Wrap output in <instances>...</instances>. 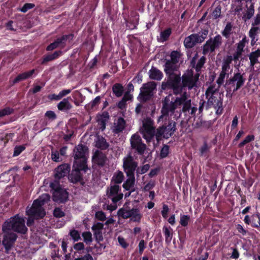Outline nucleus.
I'll use <instances>...</instances> for the list:
<instances>
[{"label": "nucleus", "instance_id": "nucleus-4", "mask_svg": "<svg viewBox=\"0 0 260 260\" xmlns=\"http://www.w3.org/2000/svg\"><path fill=\"white\" fill-rule=\"evenodd\" d=\"M129 203L126 202L122 208H120L117 211V215L119 217L124 219L131 218L133 222H140L143 217V214L138 208H131L128 206Z\"/></svg>", "mask_w": 260, "mask_h": 260}, {"label": "nucleus", "instance_id": "nucleus-64", "mask_svg": "<svg viewBox=\"0 0 260 260\" xmlns=\"http://www.w3.org/2000/svg\"><path fill=\"white\" fill-rule=\"evenodd\" d=\"M104 228V224L101 222H97L94 223L91 227V230L93 232H102Z\"/></svg>", "mask_w": 260, "mask_h": 260}, {"label": "nucleus", "instance_id": "nucleus-13", "mask_svg": "<svg viewBox=\"0 0 260 260\" xmlns=\"http://www.w3.org/2000/svg\"><path fill=\"white\" fill-rule=\"evenodd\" d=\"M131 147L140 155L144 154L147 148L146 145L142 141L141 136L138 134H133L130 139Z\"/></svg>", "mask_w": 260, "mask_h": 260}, {"label": "nucleus", "instance_id": "nucleus-40", "mask_svg": "<svg viewBox=\"0 0 260 260\" xmlns=\"http://www.w3.org/2000/svg\"><path fill=\"white\" fill-rule=\"evenodd\" d=\"M172 33V29L170 27L167 28L161 31L160 33V37L158 39L159 42L164 43L168 41Z\"/></svg>", "mask_w": 260, "mask_h": 260}, {"label": "nucleus", "instance_id": "nucleus-49", "mask_svg": "<svg viewBox=\"0 0 260 260\" xmlns=\"http://www.w3.org/2000/svg\"><path fill=\"white\" fill-rule=\"evenodd\" d=\"M206 61V57L205 56H202L198 60L195 67V70L197 72H200L202 68L204 67Z\"/></svg>", "mask_w": 260, "mask_h": 260}, {"label": "nucleus", "instance_id": "nucleus-54", "mask_svg": "<svg viewBox=\"0 0 260 260\" xmlns=\"http://www.w3.org/2000/svg\"><path fill=\"white\" fill-rule=\"evenodd\" d=\"M149 168L150 166L149 164H146L143 166L141 168L138 167L136 170L137 176L139 177L140 174H143L145 173L149 170Z\"/></svg>", "mask_w": 260, "mask_h": 260}, {"label": "nucleus", "instance_id": "nucleus-14", "mask_svg": "<svg viewBox=\"0 0 260 260\" xmlns=\"http://www.w3.org/2000/svg\"><path fill=\"white\" fill-rule=\"evenodd\" d=\"M181 80L182 92L184 88L187 87L189 90H191L197 87V85L193 80V71L192 69L187 70L182 75Z\"/></svg>", "mask_w": 260, "mask_h": 260}, {"label": "nucleus", "instance_id": "nucleus-22", "mask_svg": "<svg viewBox=\"0 0 260 260\" xmlns=\"http://www.w3.org/2000/svg\"><path fill=\"white\" fill-rule=\"evenodd\" d=\"M61 51H55L52 54L44 55L40 60V63L42 65L46 64L47 62L57 59L61 54Z\"/></svg>", "mask_w": 260, "mask_h": 260}, {"label": "nucleus", "instance_id": "nucleus-9", "mask_svg": "<svg viewBox=\"0 0 260 260\" xmlns=\"http://www.w3.org/2000/svg\"><path fill=\"white\" fill-rule=\"evenodd\" d=\"M222 43V39L221 36L218 34L213 38H210L208 40L203 47V54L206 55L208 53H213L215 50L219 48Z\"/></svg>", "mask_w": 260, "mask_h": 260}, {"label": "nucleus", "instance_id": "nucleus-1", "mask_svg": "<svg viewBox=\"0 0 260 260\" xmlns=\"http://www.w3.org/2000/svg\"><path fill=\"white\" fill-rule=\"evenodd\" d=\"M6 230L24 235L27 233L28 229L25 225L24 218L17 214L4 222L2 225V231L5 232Z\"/></svg>", "mask_w": 260, "mask_h": 260}, {"label": "nucleus", "instance_id": "nucleus-38", "mask_svg": "<svg viewBox=\"0 0 260 260\" xmlns=\"http://www.w3.org/2000/svg\"><path fill=\"white\" fill-rule=\"evenodd\" d=\"M208 28L206 27H204L201 28V31L198 33L194 34L196 36V38H198V40L200 44L205 41L208 35Z\"/></svg>", "mask_w": 260, "mask_h": 260}, {"label": "nucleus", "instance_id": "nucleus-21", "mask_svg": "<svg viewBox=\"0 0 260 260\" xmlns=\"http://www.w3.org/2000/svg\"><path fill=\"white\" fill-rule=\"evenodd\" d=\"M74 38V34H70L68 35H64L61 36L60 37H58L56 38L54 40L58 47H59L61 49L64 48L66 46V42H71Z\"/></svg>", "mask_w": 260, "mask_h": 260}, {"label": "nucleus", "instance_id": "nucleus-24", "mask_svg": "<svg viewBox=\"0 0 260 260\" xmlns=\"http://www.w3.org/2000/svg\"><path fill=\"white\" fill-rule=\"evenodd\" d=\"M110 118L109 114L107 111H104L101 114L97 115V121L101 126V129L103 131L106 128V122Z\"/></svg>", "mask_w": 260, "mask_h": 260}, {"label": "nucleus", "instance_id": "nucleus-61", "mask_svg": "<svg viewBox=\"0 0 260 260\" xmlns=\"http://www.w3.org/2000/svg\"><path fill=\"white\" fill-rule=\"evenodd\" d=\"M93 235L96 242L99 244L100 246H102L103 245L100 243L103 240L102 232H93Z\"/></svg>", "mask_w": 260, "mask_h": 260}, {"label": "nucleus", "instance_id": "nucleus-32", "mask_svg": "<svg viewBox=\"0 0 260 260\" xmlns=\"http://www.w3.org/2000/svg\"><path fill=\"white\" fill-rule=\"evenodd\" d=\"M149 78L151 79L159 81L162 77L163 74L161 71L156 68L152 67L149 71Z\"/></svg>", "mask_w": 260, "mask_h": 260}, {"label": "nucleus", "instance_id": "nucleus-30", "mask_svg": "<svg viewBox=\"0 0 260 260\" xmlns=\"http://www.w3.org/2000/svg\"><path fill=\"white\" fill-rule=\"evenodd\" d=\"M176 69V63L167 60L164 65V71L167 75L174 74V72Z\"/></svg>", "mask_w": 260, "mask_h": 260}, {"label": "nucleus", "instance_id": "nucleus-28", "mask_svg": "<svg viewBox=\"0 0 260 260\" xmlns=\"http://www.w3.org/2000/svg\"><path fill=\"white\" fill-rule=\"evenodd\" d=\"M93 161L97 165L100 167L105 166L106 161V156L102 153H99L97 151L93 156Z\"/></svg>", "mask_w": 260, "mask_h": 260}, {"label": "nucleus", "instance_id": "nucleus-10", "mask_svg": "<svg viewBox=\"0 0 260 260\" xmlns=\"http://www.w3.org/2000/svg\"><path fill=\"white\" fill-rule=\"evenodd\" d=\"M122 168L126 176L135 175L138 162L134 159V157L129 153L123 159Z\"/></svg>", "mask_w": 260, "mask_h": 260}, {"label": "nucleus", "instance_id": "nucleus-48", "mask_svg": "<svg viewBox=\"0 0 260 260\" xmlns=\"http://www.w3.org/2000/svg\"><path fill=\"white\" fill-rule=\"evenodd\" d=\"M228 71L225 70H221L219 76L216 81V83L219 86H221L224 83V79L226 76L227 79L229 78V74H227Z\"/></svg>", "mask_w": 260, "mask_h": 260}, {"label": "nucleus", "instance_id": "nucleus-50", "mask_svg": "<svg viewBox=\"0 0 260 260\" xmlns=\"http://www.w3.org/2000/svg\"><path fill=\"white\" fill-rule=\"evenodd\" d=\"M259 32L260 29L258 27L252 26L249 31V36L253 41L255 39L256 36Z\"/></svg>", "mask_w": 260, "mask_h": 260}, {"label": "nucleus", "instance_id": "nucleus-52", "mask_svg": "<svg viewBox=\"0 0 260 260\" xmlns=\"http://www.w3.org/2000/svg\"><path fill=\"white\" fill-rule=\"evenodd\" d=\"M248 40L247 39L246 37L244 36L243 39L239 41L238 43L237 44V50H239L242 52L244 51V48L245 47L246 44L247 43Z\"/></svg>", "mask_w": 260, "mask_h": 260}, {"label": "nucleus", "instance_id": "nucleus-34", "mask_svg": "<svg viewBox=\"0 0 260 260\" xmlns=\"http://www.w3.org/2000/svg\"><path fill=\"white\" fill-rule=\"evenodd\" d=\"M127 179L126 181L123 183L122 185L123 188L125 190H132V188L134 187L135 184V175L127 176Z\"/></svg>", "mask_w": 260, "mask_h": 260}, {"label": "nucleus", "instance_id": "nucleus-44", "mask_svg": "<svg viewBox=\"0 0 260 260\" xmlns=\"http://www.w3.org/2000/svg\"><path fill=\"white\" fill-rule=\"evenodd\" d=\"M187 99V94L186 92H184L181 94L180 97H177L174 102L173 103L177 108L178 106L183 105L186 100Z\"/></svg>", "mask_w": 260, "mask_h": 260}, {"label": "nucleus", "instance_id": "nucleus-35", "mask_svg": "<svg viewBox=\"0 0 260 260\" xmlns=\"http://www.w3.org/2000/svg\"><path fill=\"white\" fill-rule=\"evenodd\" d=\"M95 146L101 150H105L108 148L109 144L104 137H98Z\"/></svg>", "mask_w": 260, "mask_h": 260}, {"label": "nucleus", "instance_id": "nucleus-33", "mask_svg": "<svg viewBox=\"0 0 260 260\" xmlns=\"http://www.w3.org/2000/svg\"><path fill=\"white\" fill-rule=\"evenodd\" d=\"M250 60V66L253 68L254 66L258 62V58L260 57V49H258L252 51L248 55Z\"/></svg>", "mask_w": 260, "mask_h": 260}, {"label": "nucleus", "instance_id": "nucleus-42", "mask_svg": "<svg viewBox=\"0 0 260 260\" xmlns=\"http://www.w3.org/2000/svg\"><path fill=\"white\" fill-rule=\"evenodd\" d=\"M211 147V145L209 144L206 141H205L203 143V145L199 149L200 155L201 156H208L207 153L209 152Z\"/></svg>", "mask_w": 260, "mask_h": 260}, {"label": "nucleus", "instance_id": "nucleus-45", "mask_svg": "<svg viewBox=\"0 0 260 260\" xmlns=\"http://www.w3.org/2000/svg\"><path fill=\"white\" fill-rule=\"evenodd\" d=\"M101 96H98L94 100H93L90 103L87 104L85 106V108L87 110H93L96 108L100 103Z\"/></svg>", "mask_w": 260, "mask_h": 260}, {"label": "nucleus", "instance_id": "nucleus-29", "mask_svg": "<svg viewBox=\"0 0 260 260\" xmlns=\"http://www.w3.org/2000/svg\"><path fill=\"white\" fill-rule=\"evenodd\" d=\"M246 12L243 14V15L242 17V20L245 22H246L248 20L250 19L253 16L254 14V8L253 3H251L249 7H248V6L246 5Z\"/></svg>", "mask_w": 260, "mask_h": 260}, {"label": "nucleus", "instance_id": "nucleus-25", "mask_svg": "<svg viewBox=\"0 0 260 260\" xmlns=\"http://www.w3.org/2000/svg\"><path fill=\"white\" fill-rule=\"evenodd\" d=\"M115 125L113 128V132L114 134H118L122 132L126 126V121L124 119L121 117L117 118L116 123H115Z\"/></svg>", "mask_w": 260, "mask_h": 260}, {"label": "nucleus", "instance_id": "nucleus-58", "mask_svg": "<svg viewBox=\"0 0 260 260\" xmlns=\"http://www.w3.org/2000/svg\"><path fill=\"white\" fill-rule=\"evenodd\" d=\"M69 235L75 242L78 241L81 239L80 233L79 231L76 230L74 229L71 230Z\"/></svg>", "mask_w": 260, "mask_h": 260}, {"label": "nucleus", "instance_id": "nucleus-27", "mask_svg": "<svg viewBox=\"0 0 260 260\" xmlns=\"http://www.w3.org/2000/svg\"><path fill=\"white\" fill-rule=\"evenodd\" d=\"M35 70L32 69L27 72H24L19 74L13 81V85L21 81L25 80L29 78H30L32 75L35 73Z\"/></svg>", "mask_w": 260, "mask_h": 260}, {"label": "nucleus", "instance_id": "nucleus-6", "mask_svg": "<svg viewBox=\"0 0 260 260\" xmlns=\"http://www.w3.org/2000/svg\"><path fill=\"white\" fill-rule=\"evenodd\" d=\"M161 89H172L174 94H181L182 92L180 75L174 74L168 75L167 81H164L161 83Z\"/></svg>", "mask_w": 260, "mask_h": 260}, {"label": "nucleus", "instance_id": "nucleus-41", "mask_svg": "<svg viewBox=\"0 0 260 260\" xmlns=\"http://www.w3.org/2000/svg\"><path fill=\"white\" fill-rule=\"evenodd\" d=\"M233 60V56L231 55H227L224 57L221 66V70L229 71L231 68V64Z\"/></svg>", "mask_w": 260, "mask_h": 260}, {"label": "nucleus", "instance_id": "nucleus-7", "mask_svg": "<svg viewBox=\"0 0 260 260\" xmlns=\"http://www.w3.org/2000/svg\"><path fill=\"white\" fill-rule=\"evenodd\" d=\"M88 148L84 145L79 144L76 146L73 150L74 165L87 166L86 153L88 151Z\"/></svg>", "mask_w": 260, "mask_h": 260}, {"label": "nucleus", "instance_id": "nucleus-37", "mask_svg": "<svg viewBox=\"0 0 260 260\" xmlns=\"http://www.w3.org/2000/svg\"><path fill=\"white\" fill-rule=\"evenodd\" d=\"M113 93L117 98L122 95L124 92V87L121 83H116L112 87Z\"/></svg>", "mask_w": 260, "mask_h": 260}, {"label": "nucleus", "instance_id": "nucleus-62", "mask_svg": "<svg viewBox=\"0 0 260 260\" xmlns=\"http://www.w3.org/2000/svg\"><path fill=\"white\" fill-rule=\"evenodd\" d=\"M53 214V216L56 218H61L65 215L64 212L59 207H56L54 209Z\"/></svg>", "mask_w": 260, "mask_h": 260}, {"label": "nucleus", "instance_id": "nucleus-16", "mask_svg": "<svg viewBox=\"0 0 260 260\" xmlns=\"http://www.w3.org/2000/svg\"><path fill=\"white\" fill-rule=\"evenodd\" d=\"M50 186L54 189L52 199L54 202L58 203H64L68 200L69 193L66 190L61 188L59 186L56 188H54L53 183H51Z\"/></svg>", "mask_w": 260, "mask_h": 260}, {"label": "nucleus", "instance_id": "nucleus-23", "mask_svg": "<svg viewBox=\"0 0 260 260\" xmlns=\"http://www.w3.org/2000/svg\"><path fill=\"white\" fill-rule=\"evenodd\" d=\"M197 44H200V43L198 38H196V36L193 34L186 37L184 41V45L187 49L193 48Z\"/></svg>", "mask_w": 260, "mask_h": 260}, {"label": "nucleus", "instance_id": "nucleus-47", "mask_svg": "<svg viewBox=\"0 0 260 260\" xmlns=\"http://www.w3.org/2000/svg\"><path fill=\"white\" fill-rule=\"evenodd\" d=\"M221 8V6L218 5L213 9L211 13L212 19L217 20L222 17Z\"/></svg>", "mask_w": 260, "mask_h": 260}, {"label": "nucleus", "instance_id": "nucleus-5", "mask_svg": "<svg viewBox=\"0 0 260 260\" xmlns=\"http://www.w3.org/2000/svg\"><path fill=\"white\" fill-rule=\"evenodd\" d=\"M244 75V73L242 74L238 70L234 73L233 76L226 80L225 87L227 92H235L244 85L246 81Z\"/></svg>", "mask_w": 260, "mask_h": 260}, {"label": "nucleus", "instance_id": "nucleus-56", "mask_svg": "<svg viewBox=\"0 0 260 260\" xmlns=\"http://www.w3.org/2000/svg\"><path fill=\"white\" fill-rule=\"evenodd\" d=\"M51 158L55 162H60L62 160V158L60 157L59 153L57 150H51Z\"/></svg>", "mask_w": 260, "mask_h": 260}, {"label": "nucleus", "instance_id": "nucleus-26", "mask_svg": "<svg viewBox=\"0 0 260 260\" xmlns=\"http://www.w3.org/2000/svg\"><path fill=\"white\" fill-rule=\"evenodd\" d=\"M71 100L70 96L67 98H64L57 105V107L59 111H68L73 108L72 105L69 102V100Z\"/></svg>", "mask_w": 260, "mask_h": 260}, {"label": "nucleus", "instance_id": "nucleus-8", "mask_svg": "<svg viewBox=\"0 0 260 260\" xmlns=\"http://www.w3.org/2000/svg\"><path fill=\"white\" fill-rule=\"evenodd\" d=\"M82 168V165H74L73 169L71 174L69 175V179L71 182L73 183H77L79 182L81 185H84L85 182L83 180V175L81 171L86 173L88 170L87 166H84Z\"/></svg>", "mask_w": 260, "mask_h": 260}, {"label": "nucleus", "instance_id": "nucleus-57", "mask_svg": "<svg viewBox=\"0 0 260 260\" xmlns=\"http://www.w3.org/2000/svg\"><path fill=\"white\" fill-rule=\"evenodd\" d=\"M82 236L84 241L86 244H89L92 241V234L90 232H84L82 233Z\"/></svg>", "mask_w": 260, "mask_h": 260}, {"label": "nucleus", "instance_id": "nucleus-20", "mask_svg": "<svg viewBox=\"0 0 260 260\" xmlns=\"http://www.w3.org/2000/svg\"><path fill=\"white\" fill-rule=\"evenodd\" d=\"M139 14L135 12H132L128 18L125 19L126 27L131 30L136 29L139 24Z\"/></svg>", "mask_w": 260, "mask_h": 260}, {"label": "nucleus", "instance_id": "nucleus-60", "mask_svg": "<svg viewBox=\"0 0 260 260\" xmlns=\"http://www.w3.org/2000/svg\"><path fill=\"white\" fill-rule=\"evenodd\" d=\"M25 145H18L16 146L14 149V153L13 156L14 157L17 156L21 154V153L25 149Z\"/></svg>", "mask_w": 260, "mask_h": 260}, {"label": "nucleus", "instance_id": "nucleus-31", "mask_svg": "<svg viewBox=\"0 0 260 260\" xmlns=\"http://www.w3.org/2000/svg\"><path fill=\"white\" fill-rule=\"evenodd\" d=\"M162 231L165 237V242L166 244H169L173 236V229L170 226L164 225L162 228Z\"/></svg>", "mask_w": 260, "mask_h": 260}, {"label": "nucleus", "instance_id": "nucleus-51", "mask_svg": "<svg viewBox=\"0 0 260 260\" xmlns=\"http://www.w3.org/2000/svg\"><path fill=\"white\" fill-rule=\"evenodd\" d=\"M254 140V136L253 135H247L244 140L241 141L239 144H238V147L239 148H242L244 147V145H245L246 144L253 141Z\"/></svg>", "mask_w": 260, "mask_h": 260}, {"label": "nucleus", "instance_id": "nucleus-15", "mask_svg": "<svg viewBox=\"0 0 260 260\" xmlns=\"http://www.w3.org/2000/svg\"><path fill=\"white\" fill-rule=\"evenodd\" d=\"M26 215L32 216L36 217V219L43 218L46 215V211L40 204L37 203L36 201H34L31 207L26 211Z\"/></svg>", "mask_w": 260, "mask_h": 260}, {"label": "nucleus", "instance_id": "nucleus-53", "mask_svg": "<svg viewBox=\"0 0 260 260\" xmlns=\"http://www.w3.org/2000/svg\"><path fill=\"white\" fill-rule=\"evenodd\" d=\"M14 109L10 107H6L3 109L0 110V118L4 116L11 115L13 113Z\"/></svg>", "mask_w": 260, "mask_h": 260}, {"label": "nucleus", "instance_id": "nucleus-46", "mask_svg": "<svg viewBox=\"0 0 260 260\" xmlns=\"http://www.w3.org/2000/svg\"><path fill=\"white\" fill-rule=\"evenodd\" d=\"M50 200V196L48 193H43L37 199L35 200L37 203L40 204L42 207L47 203Z\"/></svg>", "mask_w": 260, "mask_h": 260}, {"label": "nucleus", "instance_id": "nucleus-19", "mask_svg": "<svg viewBox=\"0 0 260 260\" xmlns=\"http://www.w3.org/2000/svg\"><path fill=\"white\" fill-rule=\"evenodd\" d=\"M70 170V165L67 163L62 164L55 169L54 177L56 179L59 180L67 175H69Z\"/></svg>", "mask_w": 260, "mask_h": 260}, {"label": "nucleus", "instance_id": "nucleus-3", "mask_svg": "<svg viewBox=\"0 0 260 260\" xmlns=\"http://www.w3.org/2000/svg\"><path fill=\"white\" fill-rule=\"evenodd\" d=\"M163 124L159 126L155 133V138L158 142L162 138L167 139L171 137L174 133L176 128V122L169 118L164 119L162 121Z\"/></svg>", "mask_w": 260, "mask_h": 260}, {"label": "nucleus", "instance_id": "nucleus-43", "mask_svg": "<svg viewBox=\"0 0 260 260\" xmlns=\"http://www.w3.org/2000/svg\"><path fill=\"white\" fill-rule=\"evenodd\" d=\"M250 225L257 229L260 228V213H257L251 215V222Z\"/></svg>", "mask_w": 260, "mask_h": 260}, {"label": "nucleus", "instance_id": "nucleus-11", "mask_svg": "<svg viewBox=\"0 0 260 260\" xmlns=\"http://www.w3.org/2000/svg\"><path fill=\"white\" fill-rule=\"evenodd\" d=\"M156 90V84L154 82H149L143 84L140 88L139 96L143 102L150 100L153 95L154 91Z\"/></svg>", "mask_w": 260, "mask_h": 260}, {"label": "nucleus", "instance_id": "nucleus-36", "mask_svg": "<svg viewBox=\"0 0 260 260\" xmlns=\"http://www.w3.org/2000/svg\"><path fill=\"white\" fill-rule=\"evenodd\" d=\"M124 179L123 173L121 171H117L113 174L111 179V182L114 183L115 184L118 185L121 183Z\"/></svg>", "mask_w": 260, "mask_h": 260}, {"label": "nucleus", "instance_id": "nucleus-63", "mask_svg": "<svg viewBox=\"0 0 260 260\" xmlns=\"http://www.w3.org/2000/svg\"><path fill=\"white\" fill-rule=\"evenodd\" d=\"M155 185V182L154 180L149 181L144 187V191H148L153 189Z\"/></svg>", "mask_w": 260, "mask_h": 260}, {"label": "nucleus", "instance_id": "nucleus-2", "mask_svg": "<svg viewBox=\"0 0 260 260\" xmlns=\"http://www.w3.org/2000/svg\"><path fill=\"white\" fill-rule=\"evenodd\" d=\"M216 93V90L214 89V87L210 86L206 89L205 92V96L207 99V102L206 105V109H208L211 107H213L216 109V114L220 115L223 113V102L222 100L219 98L218 99L216 96H214Z\"/></svg>", "mask_w": 260, "mask_h": 260}, {"label": "nucleus", "instance_id": "nucleus-18", "mask_svg": "<svg viewBox=\"0 0 260 260\" xmlns=\"http://www.w3.org/2000/svg\"><path fill=\"white\" fill-rule=\"evenodd\" d=\"M120 190V186L116 184L111 185L107 190V195L108 198L111 199L114 204H116L123 198V193H119Z\"/></svg>", "mask_w": 260, "mask_h": 260}, {"label": "nucleus", "instance_id": "nucleus-12", "mask_svg": "<svg viewBox=\"0 0 260 260\" xmlns=\"http://www.w3.org/2000/svg\"><path fill=\"white\" fill-rule=\"evenodd\" d=\"M3 232L4 235L2 244L5 248V252L7 254H9L10 250L14 246L18 238V236L16 233L10 232L8 230Z\"/></svg>", "mask_w": 260, "mask_h": 260}, {"label": "nucleus", "instance_id": "nucleus-55", "mask_svg": "<svg viewBox=\"0 0 260 260\" xmlns=\"http://www.w3.org/2000/svg\"><path fill=\"white\" fill-rule=\"evenodd\" d=\"M190 220V216L188 215H181L180 219V224L181 226L185 227L186 226Z\"/></svg>", "mask_w": 260, "mask_h": 260}, {"label": "nucleus", "instance_id": "nucleus-39", "mask_svg": "<svg viewBox=\"0 0 260 260\" xmlns=\"http://www.w3.org/2000/svg\"><path fill=\"white\" fill-rule=\"evenodd\" d=\"M233 25L231 22H228L223 29L221 31V35L226 39L230 38L231 35L233 34Z\"/></svg>", "mask_w": 260, "mask_h": 260}, {"label": "nucleus", "instance_id": "nucleus-59", "mask_svg": "<svg viewBox=\"0 0 260 260\" xmlns=\"http://www.w3.org/2000/svg\"><path fill=\"white\" fill-rule=\"evenodd\" d=\"M169 153V146L164 144L160 150V156L161 158H166Z\"/></svg>", "mask_w": 260, "mask_h": 260}, {"label": "nucleus", "instance_id": "nucleus-17", "mask_svg": "<svg viewBox=\"0 0 260 260\" xmlns=\"http://www.w3.org/2000/svg\"><path fill=\"white\" fill-rule=\"evenodd\" d=\"M176 108L172 101L170 102L168 98H166L162 102L161 110V115L159 117L158 121H163L164 119L169 118V113H174Z\"/></svg>", "mask_w": 260, "mask_h": 260}]
</instances>
